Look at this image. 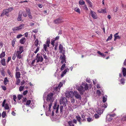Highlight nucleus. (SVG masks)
Returning <instances> with one entry per match:
<instances>
[{"label": "nucleus", "instance_id": "obj_60", "mask_svg": "<svg viewBox=\"0 0 126 126\" xmlns=\"http://www.w3.org/2000/svg\"><path fill=\"white\" fill-rule=\"evenodd\" d=\"M1 75L3 76H5V71L4 70H2L1 71Z\"/></svg>", "mask_w": 126, "mask_h": 126}, {"label": "nucleus", "instance_id": "obj_33", "mask_svg": "<svg viewBox=\"0 0 126 126\" xmlns=\"http://www.w3.org/2000/svg\"><path fill=\"white\" fill-rule=\"evenodd\" d=\"M8 82V80L7 79V78H5L4 79V84L5 85H6L7 84V82Z\"/></svg>", "mask_w": 126, "mask_h": 126}, {"label": "nucleus", "instance_id": "obj_44", "mask_svg": "<svg viewBox=\"0 0 126 126\" xmlns=\"http://www.w3.org/2000/svg\"><path fill=\"white\" fill-rule=\"evenodd\" d=\"M55 41L54 39H52L51 41V44L53 47L55 46L54 44Z\"/></svg>", "mask_w": 126, "mask_h": 126}, {"label": "nucleus", "instance_id": "obj_15", "mask_svg": "<svg viewBox=\"0 0 126 126\" xmlns=\"http://www.w3.org/2000/svg\"><path fill=\"white\" fill-rule=\"evenodd\" d=\"M22 12L20 11L18 14V16L17 18V20L18 21H20L22 20Z\"/></svg>", "mask_w": 126, "mask_h": 126}, {"label": "nucleus", "instance_id": "obj_37", "mask_svg": "<svg viewBox=\"0 0 126 126\" xmlns=\"http://www.w3.org/2000/svg\"><path fill=\"white\" fill-rule=\"evenodd\" d=\"M79 4L81 5H84L85 4V2L83 0H80L79 1Z\"/></svg>", "mask_w": 126, "mask_h": 126}, {"label": "nucleus", "instance_id": "obj_19", "mask_svg": "<svg viewBox=\"0 0 126 126\" xmlns=\"http://www.w3.org/2000/svg\"><path fill=\"white\" fill-rule=\"evenodd\" d=\"M25 41V37H22L19 41L20 43L21 44H24Z\"/></svg>", "mask_w": 126, "mask_h": 126}, {"label": "nucleus", "instance_id": "obj_53", "mask_svg": "<svg viewBox=\"0 0 126 126\" xmlns=\"http://www.w3.org/2000/svg\"><path fill=\"white\" fill-rule=\"evenodd\" d=\"M83 8L86 11H88V10L87 7L86 5H85L83 6Z\"/></svg>", "mask_w": 126, "mask_h": 126}, {"label": "nucleus", "instance_id": "obj_6", "mask_svg": "<svg viewBox=\"0 0 126 126\" xmlns=\"http://www.w3.org/2000/svg\"><path fill=\"white\" fill-rule=\"evenodd\" d=\"M73 95L76 98L81 100V96L77 92L75 91L73 93Z\"/></svg>", "mask_w": 126, "mask_h": 126}, {"label": "nucleus", "instance_id": "obj_57", "mask_svg": "<svg viewBox=\"0 0 126 126\" xmlns=\"http://www.w3.org/2000/svg\"><path fill=\"white\" fill-rule=\"evenodd\" d=\"M87 121L88 122H90L93 120V119L92 118H88L87 119Z\"/></svg>", "mask_w": 126, "mask_h": 126}, {"label": "nucleus", "instance_id": "obj_52", "mask_svg": "<svg viewBox=\"0 0 126 126\" xmlns=\"http://www.w3.org/2000/svg\"><path fill=\"white\" fill-rule=\"evenodd\" d=\"M40 48V47H37L35 51H34V53H36L39 51Z\"/></svg>", "mask_w": 126, "mask_h": 126}, {"label": "nucleus", "instance_id": "obj_39", "mask_svg": "<svg viewBox=\"0 0 126 126\" xmlns=\"http://www.w3.org/2000/svg\"><path fill=\"white\" fill-rule=\"evenodd\" d=\"M107 103H104L103 104V105H101V108L104 107V108H106L107 107Z\"/></svg>", "mask_w": 126, "mask_h": 126}, {"label": "nucleus", "instance_id": "obj_40", "mask_svg": "<svg viewBox=\"0 0 126 126\" xmlns=\"http://www.w3.org/2000/svg\"><path fill=\"white\" fill-rule=\"evenodd\" d=\"M5 108L6 110H8L9 109V107L7 103H6L5 105Z\"/></svg>", "mask_w": 126, "mask_h": 126}, {"label": "nucleus", "instance_id": "obj_17", "mask_svg": "<svg viewBox=\"0 0 126 126\" xmlns=\"http://www.w3.org/2000/svg\"><path fill=\"white\" fill-rule=\"evenodd\" d=\"M9 13L8 10L7 9L4 10H3L2 13L1 15V16H2L4 15H5L8 16Z\"/></svg>", "mask_w": 126, "mask_h": 126}, {"label": "nucleus", "instance_id": "obj_34", "mask_svg": "<svg viewBox=\"0 0 126 126\" xmlns=\"http://www.w3.org/2000/svg\"><path fill=\"white\" fill-rule=\"evenodd\" d=\"M97 53L98 54H99L102 57H105V55H104V54L100 52L99 51H98L97 52Z\"/></svg>", "mask_w": 126, "mask_h": 126}, {"label": "nucleus", "instance_id": "obj_4", "mask_svg": "<svg viewBox=\"0 0 126 126\" xmlns=\"http://www.w3.org/2000/svg\"><path fill=\"white\" fill-rule=\"evenodd\" d=\"M67 102V100L65 97L62 98L60 99V103L61 105H63L64 106L66 105V104Z\"/></svg>", "mask_w": 126, "mask_h": 126}, {"label": "nucleus", "instance_id": "obj_20", "mask_svg": "<svg viewBox=\"0 0 126 126\" xmlns=\"http://www.w3.org/2000/svg\"><path fill=\"white\" fill-rule=\"evenodd\" d=\"M69 70V69L68 68L64 70L61 75V77H63L64 76V75Z\"/></svg>", "mask_w": 126, "mask_h": 126}, {"label": "nucleus", "instance_id": "obj_24", "mask_svg": "<svg viewBox=\"0 0 126 126\" xmlns=\"http://www.w3.org/2000/svg\"><path fill=\"white\" fill-rule=\"evenodd\" d=\"M1 63L2 65L3 66L5 65V59L3 58L1 60Z\"/></svg>", "mask_w": 126, "mask_h": 126}, {"label": "nucleus", "instance_id": "obj_13", "mask_svg": "<svg viewBox=\"0 0 126 126\" xmlns=\"http://www.w3.org/2000/svg\"><path fill=\"white\" fill-rule=\"evenodd\" d=\"M24 50V48L22 46H20L17 49V51H16V52H19L22 53Z\"/></svg>", "mask_w": 126, "mask_h": 126}, {"label": "nucleus", "instance_id": "obj_5", "mask_svg": "<svg viewBox=\"0 0 126 126\" xmlns=\"http://www.w3.org/2000/svg\"><path fill=\"white\" fill-rule=\"evenodd\" d=\"M115 116V114H108L106 117V120L109 121H111L113 118V117Z\"/></svg>", "mask_w": 126, "mask_h": 126}, {"label": "nucleus", "instance_id": "obj_61", "mask_svg": "<svg viewBox=\"0 0 126 126\" xmlns=\"http://www.w3.org/2000/svg\"><path fill=\"white\" fill-rule=\"evenodd\" d=\"M22 95H19L17 96V98L18 100H20L21 99L22 97Z\"/></svg>", "mask_w": 126, "mask_h": 126}, {"label": "nucleus", "instance_id": "obj_11", "mask_svg": "<svg viewBox=\"0 0 126 126\" xmlns=\"http://www.w3.org/2000/svg\"><path fill=\"white\" fill-rule=\"evenodd\" d=\"M74 93L72 91H70L67 92L65 94V95L67 97L69 98V97H71L73 94Z\"/></svg>", "mask_w": 126, "mask_h": 126}, {"label": "nucleus", "instance_id": "obj_32", "mask_svg": "<svg viewBox=\"0 0 126 126\" xmlns=\"http://www.w3.org/2000/svg\"><path fill=\"white\" fill-rule=\"evenodd\" d=\"M63 106H64L63 105H62L60 107V111L61 113H63V112L64 111V110H63Z\"/></svg>", "mask_w": 126, "mask_h": 126}, {"label": "nucleus", "instance_id": "obj_51", "mask_svg": "<svg viewBox=\"0 0 126 126\" xmlns=\"http://www.w3.org/2000/svg\"><path fill=\"white\" fill-rule=\"evenodd\" d=\"M16 57V54L15 53V52L14 54L13 55V57H12V59L14 60L15 58Z\"/></svg>", "mask_w": 126, "mask_h": 126}, {"label": "nucleus", "instance_id": "obj_21", "mask_svg": "<svg viewBox=\"0 0 126 126\" xmlns=\"http://www.w3.org/2000/svg\"><path fill=\"white\" fill-rule=\"evenodd\" d=\"M122 72L123 76L125 77L126 75V69L125 68L122 67Z\"/></svg>", "mask_w": 126, "mask_h": 126}, {"label": "nucleus", "instance_id": "obj_10", "mask_svg": "<svg viewBox=\"0 0 126 126\" xmlns=\"http://www.w3.org/2000/svg\"><path fill=\"white\" fill-rule=\"evenodd\" d=\"M77 89L81 94H83L85 91L84 88L81 86H80Z\"/></svg>", "mask_w": 126, "mask_h": 126}, {"label": "nucleus", "instance_id": "obj_36", "mask_svg": "<svg viewBox=\"0 0 126 126\" xmlns=\"http://www.w3.org/2000/svg\"><path fill=\"white\" fill-rule=\"evenodd\" d=\"M98 11L100 13H106L105 9H102L100 11L99 10Z\"/></svg>", "mask_w": 126, "mask_h": 126}, {"label": "nucleus", "instance_id": "obj_31", "mask_svg": "<svg viewBox=\"0 0 126 126\" xmlns=\"http://www.w3.org/2000/svg\"><path fill=\"white\" fill-rule=\"evenodd\" d=\"M7 72L8 74L12 78L13 77V75L10 70H8L7 71Z\"/></svg>", "mask_w": 126, "mask_h": 126}, {"label": "nucleus", "instance_id": "obj_14", "mask_svg": "<svg viewBox=\"0 0 126 126\" xmlns=\"http://www.w3.org/2000/svg\"><path fill=\"white\" fill-rule=\"evenodd\" d=\"M63 21L62 18L60 17L55 20L54 22L55 23L58 24L61 23Z\"/></svg>", "mask_w": 126, "mask_h": 126}, {"label": "nucleus", "instance_id": "obj_12", "mask_svg": "<svg viewBox=\"0 0 126 126\" xmlns=\"http://www.w3.org/2000/svg\"><path fill=\"white\" fill-rule=\"evenodd\" d=\"M90 13L91 14V16L94 19H96L97 16L96 14L94 11H93L91 10Z\"/></svg>", "mask_w": 126, "mask_h": 126}, {"label": "nucleus", "instance_id": "obj_63", "mask_svg": "<svg viewBox=\"0 0 126 126\" xmlns=\"http://www.w3.org/2000/svg\"><path fill=\"white\" fill-rule=\"evenodd\" d=\"M2 123L3 125H4L6 122V120L5 119L3 120L2 121Z\"/></svg>", "mask_w": 126, "mask_h": 126}, {"label": "nucleus", "instance_id": "obj_8", "mask_svg": "<svg viewBox=\"0 0 126 126\" xmlns=\"http://www.w3.org/2000/svg\"><path fill=\"white\" fill-rule=\"evenodd\" d=\"M63 85V83L61 82H60L58 86H56L54 88V90L56 91L59 92L60 88Z\"/></svg>", "mask_w": 126, "mask_h": 126}, {"label": "nucleus", "instance_id": "obj_62", "mask_svg": "<svg viewBox=\"0 0 126 126\" xmlns=\"http://www.w3.org/2000/svg\"><path fill=\"white\" fill-rule=\"evenodd\" d=\"M94 117L95 118L97 119L99 117V116L98 115L96 114L94 115Z\"/></svg>", "mask_w": 126, "mask_h": 126}, {"label": "nucleus", "instance_id": "obj_47", "mask_svg": "<svg viewBox=\"0 0 126 126\" xmlns=\"http://www.w3.org/2000/svg\"><path fill=\"white\" fill-rule=\"evenodd\" d=\"M85 88L84 89H85V90H86L88 89V84L87 83H86L84 85Z\"/></svg>", "mask_w": 126, "mask_h": 126}, {"label": "nucleus", "instance_id": "obj_41", "mask_svg": "<svg viewBox=\"0 0 126 126\" xmlns=\"http://www.w3.org/2000/svg\"><path fill=\"white\" fill-rule=\"evenodd\" d=\"M43 48L44 49V50L46 52L48 51L47 47L46 45L44 44V45Z\"/></svg>", "mask_w": 126, "mask_h": 126}, {"label": "nucleus", "instance_id": "obj_30", "mask_svg": "<svg viewBox=\"0 0 126 126\" xmlns=\"http://www.w3.org/2000/svg\"><path fill=\"white\" fill-rule=\"evenodd\" d=\"M37 61L42 62L43 60V57L41 56H39L37 58Z\"/></svg>", "mask_w": 126, "mask_h": 126}, {"label": "nucleus", "instance_id": "obj_49", "mask_svg": "<svg viewBox=\"0 0 126 126\" xmlns=\"http://www.w3.org/2000/svg\"><path fill=\"white\" fill-rule=\"evenodd\" d=\"M6 115V113L5 111H3L2 113V117L3 118H4Z\"/></svg>", "mask_w": 126, "mask_h": 126}, {"label": "nucleus", "instance_id": "obj_23", "mask_svg": "<svg viewBox=\"0 0 126 126\" xmlns=\"http://www.w3.org/2000/svg\"><path fill=\"white\" fill-rule=\"evenodd\" d=\"M103 110V109L101 110L99 109L97 110L96 111L98 114H100L102 113Z\"/></svg>", "mask_w": 126, "mask_h": 126}, {"label": "nucleus", "instance_id": "obj_7", "mask_svg": "<svg viewBox=\"0 0 126 126\" xmlns=\"http://www.w3.org/2000/svg\"><path fill=\"white\" fill-rule=\"evenodd\" d=\"M24 25L23 24L20 25L19 26L15 27L13 29V31H16L17 30H20L24 26Z\"/></svg>", "mask_w": 126, "mask_h": 126}, {"label": "nucleus", "instance_id": "obj_38", "mask_svg": "<svg viewBox=\"0 0 126 126\" xmlns=\"http://www.w3.org/2000/svg\"><path fill=\"white\" fill-rule=\"evenodd\" d=\"M112 34H110V36H109L108 37V38L106 40V41H108L109 40H111L112 38Z\"/></svg>", "mask_w": 126, "mask_h": 126}, {"label": "nucleus", "instance_id": "obj_25", "mask_svg": "<svg viewBox=\"0 0 126 126\" xmlns=\"http://www.w3.org/2000/svg\"><path fill=\"white\" fill-rule=\"evenodd\" d=\"M63 47L61 44H60L59 46V49L60 50V53H62L63 50Z\"/></svg>", "mask_w": 126, "mask_h": 126}, {"label": "nucleus", "instance_id": "obj_56", "mask_svg": "<svg viewBox=\"0 0 126 126\" xmlns=\"http://www.w3.org/2000/svg\"><path fill=\"white\" fill-rule=\"evenodd\" d=\"M114 37V40L115 41L116 39H120V37L119 35L117 36Z\"/></svg>", "mask_w": 126, "mask_h": 126}, {"label": "nucleus", "instance_id": "obj_45", "mask_svg": "<svg viewBox=\"0 0 126 126\" xmlns=\"http://www.w3.org/2000/svg\"><path fill=\"white\" fill-rule=\"evenodd\" d=\"M26 10L27 14L31 13L30 9L28 8H27L26 9Z\"/></svg>", "mask_w": 126, "mask_h": 126}, {"label": "nucleus", "instance_id": "obj_46", "mask_svg": "<svg viewBox=\"0 0 126 126\" xmlns=\"http://www.w3.org/2000/svg\"><path fill=\"white\" fill-rule=\"evenodd\" d=\"M43 56V57L44 58L46 59H47V57L46 55V53L44 52L42 54Z\"/></svg>", "mask_w": 126, "mask_h": 126}, {"label": "nucleus", "instance_id": "obj_3", "mask_svg": "<svg viewBox=\"0 0 126 126\" xmlns=\"http://www.w3.org/2000/svg\"><path fill=\"white\" fill-rule=\"evenodd\" d=\"M23 101L24 104L26 105L27 107L30 106L31 107L33 106V105L32 106V101L30 100H28L25 98L24 99Z\"/></svg>", "mask_w": 126, "mask_h": 126}, {"label": "nucleus", "instance_id": "obj_26", "mask_svg": "<svg viewBox=\"0 0 126 126\" xmlns=\"http://www.w3.org/2000/svg\"><path fill=\"white\" fill-rule=\"evenodd\" d=\"M5 52L2 51L1 54H0V58L2 59L5 56Z\"/></svg>", "mask_w": 126, "mask_h": 126}, {"label": "nucleus", "instance_id": "obj_58", "mask_svg": "<svg viewBox=\"0 0 126 126\" xmlns=\"http://www.w3.org/2000/svg\"><path fill=\"white\" fill-rule=\"evenodd\" d=\"M7 9L8 10L9 12L12 11L13 9L12 7H10Z\"/></svg>", "mask_w": 126, "mask_h": 126}, {"label": "nucleus", "instance_id": "obj_28", "mask_svg": "<svg viewBox=\"0 0 126 126\" xmlns=\"http://www.w3.org/2000/svg\"><path fill=\"white\" fill-rule=\"evenodd\" d=\"M107 95H105V96H103V103H105L106 102L107 100Z\"/></svg>", "mask_w": 126, "mask_h": 126}, {"label": "nucleus", "instance_id": "obj_50", "mask_svg": "<svg viewBox=\"0 0 126 126\" xmlns=\"http://www.w3.org/2000/svg\"><path fill=\"white\" fill-rule=\"evenodd\" d=\"M65 66V64L64 63L63 65L62 66L61 70H63Z\"/></svg>", "mask_w": 126, "mask_h": 126}, {"label": "nucleus", "instance_id": "obj_27", "mask_svg": "<svg viewBox=\"0 0 126 126\" xmlns=\"http://www.w3.org/2000/svg\"><path fill=\"white\" fill-rule=\"evenodd\" d=\"M86 0L88 4H89L90 7H92L93 6L92 3L90 1V0Z\"/></svg>", "mask_w": 126, "mask_h": 126}, {"label": "nucleus", "instance_id": "obj_35", "mask_svg": "<svg viewBox=\"0 0 126 126\" xmlns=\"http://www.w3.org/2000/svg\"><path fill=\"white\" fill-rule=\"evenodd\" d=\"M39 42V41L37 39H36L34 43V45L36 47H37L38 46V44Z\"/></svg>", "mask_w": 126, "mask_h": 126}, {"label": "nucleus", "instance_id": "obj_9", "mask_svg": "<svg viewBox=\"0 0 126 126\" xmlns=\"http://www.w3.org/2000/svg\"><path fill=\"white\" fill-rule=\"evenodd\" d=\"M15 52L16 54V57L17 59H20L23 58V55L22 54V53L16 52V51H15Z\"/></svg>", "mask_w": 126, "mask_h": 126}, {"label": "nucleus", "instance_id": "obj_54", "mask_svg": "<svg viewBox=\"0 0 126 126\" xmlns=\"http://www.w3.org/2000/svg\"><path fill=\"white\" fill-rule=\"evenodd\" d=\"M24 86H21L19 88V90L20 91H22L24 89Z\"/></svg>", "mask_w": 126, "mask_h": 126}, {"label": "nucleus", "instance_id": "obj_22", "mask_svg": "<svg viewBox=\"0 0 126 126\" xmlns=\"http://www.w3.org/2000/svg\"><path fill=\"white\" fill-rule=\"evenodd\" d=\"M76 118L77 120L79 122L80 124H81V121H82V119L80 117L79 115L77 116H76Z\"/></svg>", "mask_w": 126, "mask_h": 126}, {"label": "nucleus", "instance_id": "obj_59", "mask_svg": "<svg viewBox=\"0 0 126 126\" xmlns=\"http://www.w3.org/2000/svg\"><path fill=\"white\" fill-rule=\"evenodd\" d=\"M22 36L23 35H22L21 34H19L17 35L16 36V38H17L19 39L21 38Z\"/></svg>", "mask_w": 126, "mask_h": 126}, {"label": "nucleus", "instance_id": "obj_1", "mask_svg": "<svg viewBox=\"0 0 126 126\" xmlns=\"http://www.w3.org/2000/svg\"><path fill=\"white\" fill-rule=\"evenodd\" d=\"M53 94L50 93L47 94V93H44L43 98L44 100L43 107L46 110V114L47 116L49 115L51 112V109L54 98L53 97Z\"/></svg>", "mask_w": 126, "mask_h": 126}, {"label": "nucleus", "instance_id": "obj_55", "mask_svg": "<svg viewBox=\"0 0 126 126\" xmlns=\"http://www.w3.org/2000/svg\"><path fill=\"white\" fill-rule=\"evenodd\" d=\"M65 56L64 55H61L60 57V58L61 59V60L62 59H65Z\"/></svg>", "mask_w": 126, "mask_h": 126}, {"label": "nucleus", "instance_id": "obj_29", "mask_svg": "<svg viewBox=\"0 0 126 126\" xmlns=\"http://www.w3.org/2000/svg\"><path fill=\"white\" fill-rule=\"evenodd\" d=\"M68 126H74V125L73 122L72 121H69L68 122Z\"/></svg>", "mask_w": 126, "mask_h": 126}, {"label": "nucleus", "instance_id": "obj_64", "mask_svg": "<svg viewBox=\"0 0 126 126\" xmlns=\"http://www.w3.org/2000/svg\"><path fill=\"white\" fill-rule=\"evenodd\" d=\"M6 101V99H5L3 101V102L2 103V106L3 107H4L5 106V103Z\"/></svg>", "mask_w": 126, "mask_h": 126}, {"label": "nucleus", "instance_id": "obj_42", "mask_svg": "<svg viewBox=\"0 0 126 126\" xmlns=\"http://www.w3.org/2000/svg\"><path fill=\"white\" fill-rule=\"evenodd\" d=\"M75 10L77 12L80 13L79 9L78 7H76L75 9Z\"/></svg>", "mask_w": 126, "mask_h": 126}, {"label": "nucleus", "instance_id": "obj_48", "mask_svg": "<svg viewBox=\"0 0 126 126\" xmlns=\"http://www.w3.org/2000/svg\"><path fill=\"white\" fill-rule=\"evenodd\" d=\"M120 81L121 82V83L122 84H124L125 83V80L124 79L122 78L120 80Z\"/></svg>", "mask_w": 126, "mask_h": 126}, {"label": "nucleus", "instance_id": "obj_18", "mask_svg": "<svg viewBox=\"0 0 126 126\" xmlns=\"http://www.w3.org/2000/svg\"><path fill=\"white\" fill-rule=\"evenodd\" d=\"M20 73L19 72H16V73L15 77L16 79L20 78Z\"/></svg>", "mask_w": 126, "mask_h": 126}, {"label": "nucleus", "instance_id": "obj_43", "mask_svg": "<svg viewBox=\"0 0 126 126\" xmlns=\"http://www.w3.org/2000/svg\"><path fill=\"white\" fill-rule=\"evenodd\" d=\"M23 80L25 81H27L28 80V78L26 76H25V75L23 76Z\"/></svg>", "mask_w": 126, "mask_h": 126}, {"label": "nucleus", "instance_id": "obj_16", "mask_svg": "<svg viewBox=\"0 0 126 126\" xmlns=\"http://www.w3.org/2000/svg\"><path fill=\"white\" fill-rule=\"evenodd\" d=\"M59 105H57L56 103L54 104V105L53 107V109L54 110H56V112L57 113L58 110L59 108Z\"/></svg>", "mask_w": 126, "mask_h": 126}, {"label": "nucleus", "instance_id": "obj_2", "mask_svg": "<svg viewBox=\"0 0 126 126\" xmlns=\"http://www.w3.org/2000/svg\"><path fill=\"white\" fill-rule=\"evenodd\" d=\"M120 120H118L116 121L117 126H122V125L120 123L124 121H126V114L125 115H122L119 117Z\"/></svg>", "mask_w": 126, "mask_h": 126}]
</instances>
